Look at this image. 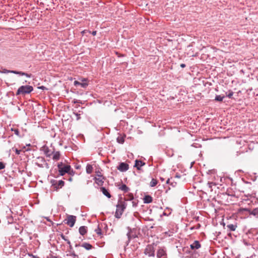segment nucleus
Wrapping results in <instances>:
<instances>
[{
    "mask_svg": "<svg viewBox=\"0 0 258 258\" xmlns=\"http://www.w3.org/2000/svg\"><path fill=\"white\" fill-rule=\"evenodd\" d=\"M95 231L98 235L101 234V229L99 227H98L95 230Z\"/></svg>",
    "mask_w": 258,
    "mask_h": 258,
    "instance_id": "27",
    "label": "nucleus"
},
{
    "mask_svg": "<svg viewBox=\"0 0 258 258\" xmlns=\"http://www.w3.org/2000/svg\"><path fill=\"white\" fill-rule=\"evenodd\" d=\"M59 174L61 176L66 173H69L71 167L70 165H64L62 162L59 163L57 165Z\"/></svg>",
    "mask_w": 258,
    "mask_h": 258,
    "instance_id": "1",
    "label": "nucleus"
},
{
    "mask_svg": "<svg viewBox=\"0 0 258 258\" xmlns=\"http://www.w3.org/2000/svg\"><path fill=\"white\" fill-rule=\"evenodd\" d=\"M8 73H13V74H17V75H21V76H25L27 77H29L30 78V75L27 74V73H25L24 72H19V71H8Z\"/></svg>",
    "mask_w": 258,
    "mask_h": 258,
    "instance_id": "8",
    "label": "nucleus"
},
{
    "mask_svg": "<svg viewBox=\"0 0 258 258\" xmlns=\"http://www.w3.org/2000/svg\"><path fill=\"white\" fill-rule=\"evenodd\" d=\"M201 247V244L198 241H195L192 244H190V248L192 249H197Z\"/></svg>",
    "mask_w": 258,
    "mask_h": 258,
    "instance_id": "10",
    "label": "nucleus"
},
{
    "mask_svg": "<svg viewBox=\"0 0 258 258\" xmlns=\"http://www.w3.org/2000/svg\"><path fill=\"white\" fill-rule=\"evenodd\" d=\"M53 157L52 159L54 160H58L60 158V153L58 151L57 152H53L52 153Z\"/></svg>",
    "mask_w": 258,
    "mask_h": 258,
    "instance_id": "15",
    "label": "nucleus"
},
{
    "mask_svg": "<svg viewBox=\"0 0 258 258\" xmlns=\"http://www.w3.org/2000/svg\"><path fill=\"white\" fill-rule=\"evenodd\" d=\"M64 182L62 180H59L57 181L56 185L55 186L54 189L57 190L58 189L61 188L64 185Z\"/></svg>",
    "mask_w": 258,
    "mask_h": 258,
    "instance_id": "12",
    "label": "nucleus"
},
{
    "mask_svg": "<svg viewBox=\"0 0 258 258\" xmlns=\"http://www.w3.org/2000/svg\"><path fill=\"white\" fill-rule=\"evenodd\" d=\"M127 235L128 237L129 238V237H130V233H129V232H128V233H127Z\"/></svg>",
    "mask_w": 258,
    "mask_h": 258,
    "instance_id": "43",
    "label": "nucleus"
},
{
    "mask_svg": "<svg viewBox=\"0 0 258 258\" xmlns=\"http://www.w3.org/2000/svg\"><path fill=\"white\" fill-rule=\"evenodd\" d=\"M155 247L154 245L153 244H149L148 245L145 250L144 253L145 255H148V256H155Z\"/></svg>",
    "mask_w": 258,
    "mask_h": 258,
    "instance_id": "4",
    "label": "nucleus"
},
{
    "mask_svg": "<svg viewBox=\"0 0 258 258\" xmlns=\"http://www.w3.org/2000/svg\"><path fill=\"white\" fill-rule=\"evenodd\" d=\"M130 199H133V196H132Z\"/></svg>",
    "mask_w": 258,
    "mask_h": 258,
    "instance_id": "48",
    "label": "nucleus"
},
{
    "mask_svg": "<svg viewBox=\"0 0 258 258\" xmlns=\"http://www.w3.org/2000/svg\"><path fill=\"white\" fill-rule=\"evenodd\" d=\"M81 246L84 247V248H85L87 250H90L92 248V246L90 244L87 243V242L83 243L81 245Z\"/></svg>",
    "mask_w": 258,
    "mask_h": 258,
    "instance_id": "17",
    "label": "nucleus"
},
{
    "mask_svg": "<svg viewBox=\"0 0 258 258\" xmlns=\"http://www.w3.org/2000/svg\"><path fill=\"white\" fill-rule=\"evenodd\" d=\"M5 164L2 162H0V170H2L4 168H5Z\"/></svg>",
    "mask_w": 258,
    "mask_h": 258,
    "instance_id": "30",
    "label": "nucleus"
},
{
    "mask_svg": "<svg viewBox=\"0 0 258 258\" xmlns=\"http://www.w3.org/2000/svg\"><path fill=\"white\" fill-rule=\"evenodd\" d=\"M145 164V163L143 162L142 161L137 160L135 162V167H136L137 169L140 170L141 167L143 166Z\"/></svg>",
    "mask_w": 258,
    "mask_h": 258,
    "instance_id": "9",
    "label": "nucleus"
},
{
    "mask_svg": "<svg viewBox=\"0 0 258 258\" xmlns=\"http://www.w3.org/2000/svg\"><path fill=\"white\" fill-rule=\"evenodd\" d=\"M233 95V92L232 91H230L229 94L227 95V97L229 98H231Z\"/></svg>",
    "mask_w": 258,
    "mask_h": 258,
    "instance_id": "31",
    "label": "nucleus"
},
{
    "mask_svg": "<svg viewBox=\"0 0 258 258\" xmlns=\"http://www.w3.org/2000/svg\"><path fill=\"white\" fill-rule=\"evenodd\" d=\"M75 114L76 115V116L77 117V119H79L80 117V114H79L78 113H75Z\"/></svg>",
    "mask_w": 258,
    "mask_h": 258,
    "instance_id": "35",
    "label": "nucleus"
},
{
    "mask_svg": "<svg viewBox=\"0 0 258 258\" xmlns=\"http://www.w3.org/2000/svg\"><path fill=\"white\" fill-rule=\"evenodd\" d=\"M76 221V217L73 215H70L67 218V224L69 225L71 227L74 226V224Z\"/></svg>",
    "mask_w": 258,
    "mask_h": 258,
    "instance_id": "5",
    "label": "nucleus"
},
{
    "mask_svg": "<svg viewBox=\"0 0 258 258\" xmlns=\"http://www.w3.org/2000/svg\"><path fill=\"white\" fill-rule=\"evenodd\" d=\"M69 248H70V250L73 249V247L71 244L69 245Z\"/></svg>",
    "mask_w": 258,
    "mask_h": 258,
    "instance_id": "39",
    "label": "nucleus"
},
{
    "mask_svg": "<svg viewBox=\"0 0 258 258\" xmlns=\"http://www.w3.org/2000/svg\"><path fill=\"white\" fill-rule=\"evenodd\" d=\"M194 229V227H191V228H190V229H191V230H192V229Z\"/></svg>",
    "mask_w": 258,
    "mask_h": 258,
    "instance_id": "46",
    "label": "nucleus"
},
{
    "mask_svg": "<svg viewBox=\"0 0 258 258\" xmlns=\"http://www.w3.org/2000/svg\"><path fill=\"white\" fill-rule=\"evenodd\" d=\"M74 255H78L77 254H76L75 253V251H70V253L69 254H67V256H71V257H74Z\"/></svg>",
    "mask_w": 258,
    "mask_h": 258,
    "instance_id": "26",
    "label": "nucleus"
},
{
    "mask_svg": "<svg viewBox=\"0 0 258 258\" xmlns=\"http://www.w3.org/2000/svg\"><path fill=\"white\" fill-rule=\"evenodd\" d=\"M74 85L75 86L80 85L81 87L85 88L88 85V84L87 83H81L77 81H75L74 82Z\"/></svg>",
    "mask_w": 258,
    "mask_h": 258,
    "instance_id": "20",
    "label": "nucleus"
},
{
    "mask_svg": "<svg viewBox=\"0 0 258 258\" xmlns=\"http://www.w3.org/2000/svg\"><path fill=\"white\" fill-rule=\"evenodd\" d=\"M82 33H85V31H82Z\"/></svg>",
    "mask_w": 258,
    "mask_h": 258,
    "instance_id": "49",
    "label": "nucleus"
},
{
    "mask_svg": "<svg viewBox=\"0 0 258 258\" xmlns=\"http://www.w3.org/2000/svg\"><path fill=\"white\" fill-rule=\"evenodd\" d=\"M175 177H177V178H179V177H180V176H178V175H176V176H175Z\"/></svg>",
    "mask_w": 258,
    "mask_h": 258,
    "instance_id": "47",
    "label": "nucleus"
},
{
    "mask_svg": "<svg viewBox=\"0 0 258 258\" xmlns=\"http://www.w3.org/2000/svg\"><path fill=\"white\" fill-rule=\"evenodd\" d=\"M101 190L102 192V193L106 196L107 198H110L111 197V195L109 194V192L108 191V190L104 187H102L101 188Z\"/></svg>",
    "mask_w": 258,
    "mask_h": 258,
    "instance_id": "16",
    "label": "nucleus"
},
{
    "mask_svg": "<svg viewBox=\"0 0 258 258\" xmlns=\"http://www.w3.org/2000/svg\"><path fill=\"white\" fill-rule=\"evenodd\" d=\"M45 153H46V156H47L49 157V156H50V154H47V153H46V152H45Z\"/></svg>",
    "mask_w": 258,
    "mask_h": 258,
    "instance_id": "44",
    "label": "nucleus"
},
{
    "mask_svg": "<svg viewBox=\"0 0 258 258\" xmlns=\"http://www.w3.org/2000/svg\"><path fill=\"white\" fill-rule=\"evenodd\" d=\"M144 201L145 203H150L152 202V198L150 196H146Z\"/></svg>",
    "mask_w": 258,
    "mask_h": 258,
    "instance_id": "19",
    "label": "nucleus"
},
{
    "mask_svg": "<svg viewBox=\"0 0 258 258\" xmlns=\"http://www.w3.org/2000/svg\"><path fill=\"white\" fill-rule=\"evenodd\" d=\"M117 142L119 143L122 144L124 142V139L122 137L117 138Z\"/></svg>",
    "mask_w": 258,
    "mask_h": 258,
    "instance_id": "29",
    "label": "nucleus"
},
{
    "mask_svg": "<svg viewBox=\"0 0 258 258\" xmlns=\"http://www.w3.org/2000/svg\"><path fill=\"white\" fill-rule=\"evenodd\" d=\"M248 211L250 215H252L255 218H258V208H255L252 210H248Z\"/></svg>",
    "mask_w": 258,
    "mask_h": 258,
    "instance_id": "13",
    "label": "nucleus"
},
{
    "mask_svg": "<svg viewBox=\"0 0 258 258\" xmlns=\"http://www.w3.org/2000/svg\"><path fill=\"white\" fill-rule=\"evenodd\" d=\"M79 233L82 235H84L87 233V227L86 226H81L79 228Z\"/></svg>",
    "mask_w": 258,
    "mask_h": 258,
    "instance_id": "14",
    "label": "nucleus"
},
{
    "mask_svg": "<svg viewBox=\"0 0 258 258\" xmlns=\"http://www.w3.org/2000/svg\"><path fill=\"white\" fill-rule=\"evenodd\" d=\"M169 181H170V179H169V178H168V179L167 180V181H166V183L169 184Z\"/></svg>",
    "mask_w": 258,
    "mask_h": 258,
    "instance_id": "40",
    "label": "nucleus"
},
{
    "mask_svg": "<svg viewBox=\"0 0 258 258\" xmlns=\"http://www.w3.org/2000/svg\"><path fill=\"white\" fill-rule=\"evenodd\" d=\"M213 185H216V184L215 183L212 182H209L207 183V186H208V187L209 188L210 191H212L213 190L212 187V186Z\"/></svg>",
    "mask_w": 258,
    "mask_h": 258,
    "instance_id": "25",
    "label": "nucleus"
},
{
    "mask_svg": "<svg viewBox=\"0 0 258 258\" xmlns=\"http://www.w3.org/2000/svg\"><path fill=\"white\" fill-rule=\"evenodd\" d=\"M117 169L121 172H125L128 169V165L124 162H121L117 167Z\"/></svg>",
    "mask_w": 258,
    "mask_h": 258,
    "instance_id": "6",
    "label": "nucleus"
},
{
    "mask_svg": "<svg viewBox=\"0 0 258 258\" xmlns=\"http://www.w3.org/2000/svg\"><path fill=\"white\" fill-rule=\"evenodd\" d=\"M125 208V206L124 203L120 202V203L116 206V210L115 214V217L117 218H120Z\"/></svg>",
    "mask_w": 258,
    "mask_h": 258,
    "instance_id": "3",
    "label": "nucleus"
},
{
    "mask_svg": "<svg viewBox=\"0 0 258 258\" xmlns=\"http://www.w3.org/2000/svg\"><path fill=\"white\" fill-rule=\"evenodd\" d=\"M119 189L124 192H127L129 190V188L125 184H122Z\"/></svg>",
    "mask_w": 258,
    "mask_h": 258,
    "instance_id": "22",
    "label": "nucleus"
},
{
    "mask_svg": "<svg viewBox=\"0 0 258 258\" xmlns=\"http://www.w3.org/2000/svg\"><path fill=\"white\" fill-rule=\"evenodd\" d=\"M96 173H97V176H98V175H101V173L99 171L96 172Z\"/></svg>",
    "mask_w": 258,
    "mask_h": 258,
    "instance_id": "41",
    "label": "nucleus"
},
{
    "mask_svg": "<svg viewBox=\"0 0 258 258\" xmlns=\"http://www.w3.org/2000/svg\"><path fill=\"white\" fill-rule=\"evenodd\" d=\"M157 184V181L156 179L154 178H152L151 181L150 182V185L151 187H154Z\"/></svg>",
    "mask_w": 258,
    "mask_h": 258,
    "instance_id": "23",
    "label": "nucleus"
},
{
    "mask_svg": "<svg viewBox=\"0 0 258 258\" xmlns=\"http://www.w3.org/2000/svg\"><path fill=\"white\" fill-rule=\"evenodd\" d=\"M66 241L67 242V243H68L69 245L71 244V242H70V241L69 240L67 239Z\"/></svg>",
    "mask_w": 258,
    "mask_h": 258,
    "instance_id": "38",
    "label": "nucleus"
},
{
    "mask_svg": "<svg viewBox=\"0 0 258 258\" xmlns=\"http://www.w3.org/2000/svg\"><path fill=\"white\" fill-rule=\"evenodd\" d=\"M14 132V133L17 135V136H19V131H18V129H15V130H13Z\"/></svg>",
    "mask_w": 258,
    "mask_h": 258,
    "instance_id": "32",
    "label": "nucleus"
},
{
    "mask_svg": "<svg viewBox=\"0 0 258 258\" xmlns=\"http://www.w3.org/2000/svg\"><path fill=\"white\" fill-rule=\"evenodd\" d=\"M157 258H166L165 250L163 248H160L157 253Z\"/></svg>",
    "mask_w": 258,
    "mask_h": 258,
    "instance_id": "7",
    "label": "nucleus"
},
{
    "mask_svg": "<svg viewBox=\"0 0 258 258\" xmlns=\"http://www.w3.org/2000/svg\"><path fill=\"white\" fill-rule=\"evenodd\" d=\"M237 226L236 224H230L227 225V228L229 231H234L236 230Z\"/></svg>",
    "mask_w": 258,
    "mask_h": 258,
    "instance_id": "11",
    "label": "nucleus"
},
{
    "mask_svg": "<svg viewBox=\"0 0 258 258\" xmlns=\"http://www.w3.org/2000/svg\"><path fill=\"white\" fill-rule=\"evenodd\" d=\"M73 102L74 103H80V100L74 99Z\"/></svg>",
    "mask_w": 258,
    "mask_h": 258,
    "instance_id": "34",
    "label": "nucleus"
},
{
    "mask_svg": "<svg viewBox=\"0 0 258 258\" xmlns=\"http://www.w3.org/2000/svg\"><path fill=\"white\" fill-rule=\"evenodd\" d=\"M224 98V96L216 95L215 97V100L217 101H222Z\"/></svg>",
    "mask_w": 258,
    "mask_h": 258,
    "instance_id": "24",
    "label": "nucleus"
},
{
    "mask_svg": "<svg viewBox=\"0 0 258 258\" xmlns=\"http://www.w3.org/2000/svg\"><path fill=\"white\" fill-rule=\"evenodd\" d=\"M92 34L93 35H94V36L96 35V31H93V32H92Z\"/></svg>",
    "mask_w": 258,
    "mask_h": 258,
    "instance_id": "36",
    "label": "nucleus"
},
{
    "mask_svg": "<svg viewBox=\"0 0 258 258\" xmlns=\"http://www.w3.org/2000/svg\"><path fill=\"white\" fill-rule=\"evenodd\" d=\"M57 181L55 180L52 179L51 180L50 183L52 184V186L54 188L55 186L56 185Z\"/></svg>",
    "mask_w": 258,
    "mask_h": 258,
    "instance_id": "28",
    "label": "nucleus"
},
{
    "mask_svg": "<svg viewBox=\"0 0 258 258\" xmlns=\"http://www.w3.org/2000/svg\"><path fill=\"white\" fill-rule=\"evenodd\" d=\"M93 171V167L91 165L88 164L86 166V172L88 174L92 173Z\"/></svg>",
    "mask_w": 258,
    "mask_h": 258,
    "instance_id": "21",
    "label": "nucleus"
},
{
    "mask_svg": "<svg viewBox=\"0 0 258 258\" xmlns=\"http://www.w3.org/2000/svg\"><path fill=\"white\" fill-rule=\"evenodd\" d=\"M15 152H16V154L19 155L20 154L21 150H18L17 149H15Z\"/></svg>",
    "mask_w": 258,
    "mask_h": 258,
    "instance_id": "33",
    "label": "nucleus"
},
{
    "mask_svg": "<svg viewBox=\"0 0 258 258\" xmlns=\"http://www.w3.org/2000/svg\"><path fill=\"white\" fill-rule=\"evenodd\" d=\"M94 179L98 184H100L103 182L101 175H98V177H95Z\"/></svg>",
    "mask_w": 258,
    "mask_h": 258,
    "instance_id": "18",
    "label": "nucleus"
},
{
    "mask_svg": "<svg viewBox=\"0 0 258 258\" xmlns=\"http://www.w3.org/2000/svg\"><path fill=\"white\" fill-rule=\"evenodd\" d=\"M160 179H161V180L162 181H163V180H164V178H162V177H161V178H160Z\"/></svg>",
    "mask_w": 258,
    "mask_h": 258,
    "instance_id": "45",
    "label": "nucleus"
},
{
    "mask_svg": "<svg viewBox=\"0 0 258 258\" xmlns=\"http://www.w3.org/2000/svg\"><path fill=\"white\" fill-rule=\"evenodd\" d=\"M62 238L63 239H64V240H67V239L65 238V237L64 236H62Z\"/></svg>",
    "mask_w": 258,
    "mask_h": 258,
    "instance_id": "42",
    "label": "nucleus"
},
{
    "mask_svg": "<svg viewBox=\"0 0 258 258\" xmlns=\"http://www.w3.org/2000/svg\"><path fill=\"white\" fill-rule=\"evenodd\" d=\"M180 67L181 68H184L185 67V64H183V63H182V64H180Z\"/></svg>",
    "mask_w": 258,
    "mask_h": 258,
    "instance_id": "37",
    "label": "nucleus"
},
{
    "mask_svg": "<svg viewBox=\"0 0 258 258\" xmlns=\"http://www.w3.org/2000/svg\"><path fill=\"white\" fill-rule=\"evenodd\" d=\"M33 87L31 86H22L19 88L16 95L29 94L33 91Z\"/></svg>",
    "mask_w": 258,
    "mask_h": 258,
    "instance_id": "2",
    "label": "nucleus"
}]
</instances>
